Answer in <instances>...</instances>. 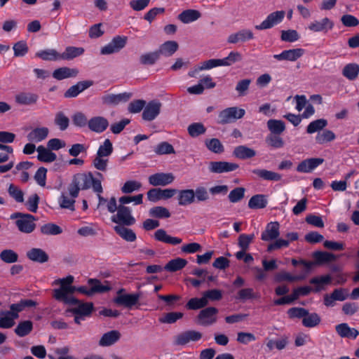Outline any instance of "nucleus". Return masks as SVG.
Here are the masks:
<instances>
[{"label":"nucleus","instance_id":"obj_1","mask_svg":"<svg viewBox=\"0 0 359 359\" xmlns=\"http://www.w3.org/2000/svg\"><path fill=\"white\" fill-rule=\"evenodd\" d=\"M103 180L104 175L99 172L95 173V176L91 172L76 173L73 176L68 187L69 194L72 197H77L81 189L86 190L90 188L95 193H102Z\"/></svg>","mask_w":359,"mask_h":359},{"label":"nucleus","instance_id":"obj_2","mask_svg":"<svg viewBox=\"0 0 359 359\" xmlns=\"http://www.w3.org/2000/svg\"><path fill=\"white\" fill-rule=\"evenodd\" d=\"M74 277L71 275L66 278L55 280V284H60V287L53 290V297L65 304H74L77 299L72 294L76 291V287L72 286Z\"/></svg>","mask_w":359,"mask_h":359},{"label":"nucleus","instance_id":"obj_3","mask_svg":"<svg viewBox=\"0 0 359 359\" xmlns=\"http://www.w3.org/2000/svg\"><path fill=\"white\" fill-rule=\"evenodd\" d=\"M113 144L109 139H105L102 144L99 146L92 164L97 170L105 172L109 164V156L113 153Z\"/></svg>","mask_w":359,"mask_h":359},{"label":"nucleus","instance_id":"obj_4","mask_svg":"<svg viewBox=\"0 0 359 359\" xmlns=\"http://www.w3.org/2000/svg\"><path fill=\"white\" fill-rule=\"evenodd\" d=\"M10 218L15 219V225L18 230L24 233H31L36 229V218L30 214L15 212Z\"/></svg>","mask_w":359,"mask_h":359},{"label":"nucleus","instance_id":"obj_5","mask_svg":"<svg viewBox=\"0 0 359 359\" xmlns=\"http://www.w3.org/2000/svg\"><path fill=\"white\" fill-rule=\"evenodd\" d=\"M244 109L231 107L222 110L218 115V123L222 125L227 124L240 119L244 116Z\"/></svg>","mask_w":359,"mask_h":359},{"label":"nucleus","instance_id":"obj_6","mask_svg":"<svg viewBox=\"0 0 359 359\" xmlns=\"http://www.w3.org/2000/svg\"><path fill=\"white\" fill-rule=\"evenodd\" d=\"M330 281L331 277L329 275L315 277L310 280V283L316 285L313 289L309 286H303L297 288V290L299 296H306L312 290L315 292H320L323 288V285L330 283Z\"/></svg>","mask_w":359,"mask_h":359},{"label":"nucleus","instance_id":"obj_7","mask_svg":"<svg viewBox=\"0 0 359 359\" xmlns=\"http://www.w3.org/2000/svg\"><path fill=\"white\" fill-rule=\"evenodd\" d=\"M285 15L284 11H277L267 15L266 19L261 24L255 25L257 30L269 29L280 23Z\"/></svg>","mask_w":359,"mask_h":359},{"label":"nucleus","instance_id":"obj_8","mask_svg":"<svg viewBox=\"0 0 359 359\" xmlns=\"http://www.w3.org/2000/svg\"><path fill=\"white\" fill-rule=\"evenodd\" d=\"M111 221L126 226H131L135 222V218L131 215V209L121 204L118 206L116 215L111 217Z\"/></svg>","mask_w":359,"mask_h":359},{"label":"nucleus","instance_id":"obj_9","mask_svg":"<svg viewBox=\"0 0 359 359\" xmlns=\"http://www.w3.org/2000/svg\"><path fill=\"white\" fill-rule=\"evenodd\" d=\"M218 309L215 307H207L202 309L198 315V324L202 326H209L217 322Z\"/></svg>","mask_w":359,"mask_h":359},{"label":"nucleus","instance_id":"obj_10","mask_svg":"<svg viewBox=\"0 0 359 359\" xmlns=\"http://www.w3.org/2000/svg\"><path fill=\"white\" fill-rule=\"evenodd\" d=\"M140 297L141 294L140 293H128L123 295L116 296L113 299V302L117 306L131 309L138 304Z\"/></svg>","mask_w":359,"mask_h":359},{"label":"nucleus","instance_id":"obj_11","mask_svg":"<svg viewBox=\"0 0 359 359\" xmlns=\"http://www.w3.org/2000/svg\"><path fill=\"white\" fill-rule=\"evenodd\" d=\"M15 102L16 104L22 106H33L37 104L39 100V95L29 90H24L18 93L15 95Z\"/></svg>","mask_w":359,"mask_h":359},{"label":"nucleus","instance_id":"obj_12","mask_svg":"<svg viewBox=\"0 0 359 359\" xmlns=\"http://www.w3.org/2000/svg\"><path fill=\"white\" fill-rule=\"evenodd\" d=\"M175 180V176L171 172H157L151 175L148 178L150 185L154 187H165L170 184Z\"/></svg>","mask_w":359,"mask_h":359},{"label":"nucleus","instance_id":"obj_13","mask_svg":"<svg viewBox=\"0 0 359 359\" xmlns=\"http://www.w3.org/2000/svg\"><path fill=\"white\" fill-rule=\"evenodd\" d=\"M127 38L125 36H116L106 46L101 48L102 55H109L118 52L126 43Z\"/></svg>","mask_w":359,"mask_h":359},{"label":"nucleus","instance_id":"obj_14","mask_svg":"<svg viewBox=\"0 0 359 359\" xmlns=\"http://www.w3.org/2000/svg\"><path fill=\"white\" fill-rule=\"evenodd\" d=\"M239 167L236 163L226 161H210L208 165L209 171L212 173H224L236 170Z\"/></svg>","mask_w":359,"mask_h":359},{"label":"nucleus","instance_id":"obj_15","mask_svg":"<svg viewBox=\"0 0 359 359\" xmlns=\"http://www.w3.org/2000/svg\"><path fill=\"white\" fill-rule=\"evenodd\" d=\"M132 97L131 93L124 92L119 94H106L101 97L103 104L116 106L121 102H128Z\"/></svg>","mask_w":359,"mask_h":359},{"label":"nucleus","instance_id":"obj_16","mask_svg":"<svg viewBox=\"0 0 359 359\" xmlns=\"http://www.w3.org/2000/svg\"><path fill=\"white\" fill-rule=\"evenodd\" d=\"M109 126V123L108 120L105 117L101 116H96L90 118L88 123L89 130L98 134L105 131Z\"/></svg>","mask_w":359,"mask_h":359},{"label":"nucleus","instance_id":"obj_17","mask_svg":"<svg viewBox=\"0 0 359 359\" xmlns=\"http://www.w3.org/2000/svg\"><path fill=\"white\" fill-rule=\"evenodd\" d=\"M202 337V334L196 330H188L179 334L175 339L176 345L184 346L191 341H197Z\"/></svg>","mask_w":359,"mask_h":359},{"label":"nucleus","instance_id":"obj_18","mask_svg":"<svg viewBox=\"0 0 359 359\" xmlns=\"http://www.w3.org/2000/svg\"><path fill=\"white\" fill-rule=\"evenodd\" d=\"M161 103L157 100L150 101L144 107L142 113V118L151 121L160 113Z\"/></svg>","mask_w":359,"mask_h":359},{"label":"nucleus","instance_id":"obj_19","mask_svg":"<svg viewBox=\"0 0 359 359\" xmlns=\"http://www.w3.org/2000/svg\"><path fill=\"white\" fill-rule=\"evenodd\" d=\"M334 27V22L328 18H324L320 20H314L308 25V29L313 32L327 33Z\"/></svg>","mask_w":359,"mask_h":359},{"label":"nucleus","instance_id":"obj_20","mask_svg":"<svg viewBox=\"0 0 359 359\" xmlns=\"http://www.w3.org/2000/svg\"><path fill=\"white\" fill-rule=\"evenodd\" d=\"M305 50L302 48H294L290 50H285L280 54L273 55V57L277 60H287L290 62H294L297 60L304 54Z\"/></svg>","mask_w":359,"mask_h":359},{"label":"nucleus","instance_id":"obj_21","mask_svg":"<svg viewBox=\"0 0 359 359\" xmlns=\"http://www.w3.org/2000/svg\"><path fill=\"white\" fill-rule=\"evenodd\" d=\"M280 224L278 222H271L267 224L262 233L261 239L264 241H271L278 238L280 235Z\"/></svg>","mask_w":359,"mask_h":359},{"label":"nucleus","instance_id":"obj_22","mask_svg":"<svg viewBox=\"0 0 359 359\" xmlns=\"http://www.w3.org/2000/svg\"><path fill=\"white\" fill-rule=\"evenodd\" d=\"M324 161L323 158H311L302 161L297 167V171L302 173H308L313 171Z\"/></svg>","mask_w":359,"mask_h":359},{"label":"nucleus","instance_id":"obj_23","mask_svg":"<svg viewBox=\"0 0 359 359\" xmlns=\"http://www.w3.org/2000/svg\"><path fill=\"white\" fill-rule=\"evenodd\" d=\"M254 39V34L250 29H243L236 33L231 34L227 39L229 43L245 42Z\"/></svg>","mask_w":359,"mask_h":359},{"label":"nucleus","instance_id":"obj_24","mask_svg":"<svg viewBox=\"0 0 359 359\" xmlns=\"http://www.w3.org/2000/svg\"><path fill=\"white\" fill-rule=\"evenodd\" d=\"M93 82L92 81H79L68 88L65 93L64 96L66 98L76 97L86 89L93 86Z\"/></svg>","mask_w":359,"mask_h":359},{"label":"nucleus","instance_id":"obj_25","mask_svg":"<svg viewBox=\"0 0 359 359\" xmlns=\"http://www.w3.org/2000/svg\"><path fill=\"white\" fill-rule=\"evenodd\" d=\"M68 304L74 305L75 306L67 309V312L72 313L74 315H81L84 317L89 316L93 309V303H82L78 299L76 303Z\"/></svg>","mask_w":359,"mask_h":359},{"label":"nucleus","instance_id":"obj_26","mask_svg":"<svg viewBox=\"0 0 359 359\" xmlns=\"http://www.w3.org/2000/svg\"><path fill=\"white\" fill-rule=\"evenodd\" d=\"M177 194L178 205L180 206H187L195 202V192L194 189L177 190Z\"/></svg>","mask_w":359,"mask_h":359},{"label":"nucleus","instance_id":"obj_27","mask_svg":"<svg viewBox=\"0 0 359 359\" xmlns=\"http://www.w3.org/2000/svg\"><path fill=\"white\" fill-rule=\"evenodd\" d=\"M79 69L67 67H60L54 70L53 76L57 80H63L68 78H74L79 74Z\"/></svg>","mask_w":359,"mask_h":359},{"label":"nucleus","instance_id":"obj_28","mask_svg":"<svg viewBox=\"0 0 359 359\" xmlns=\"http://www.w3.org/2000/svg\"><path fill=\"white\" fill-rule=\"evenodd\" d=\"M26 255L31 261L40 264L45 263L49 259L48 255L43 250L37 248H33L28 250Z\"/></svg>","mask_w":359,"mask_h":359},{"label":"nucleus","instance_id":"obj_29","mask_svg":"<svg viewBox=\"0 0 359 359\" xmlns=\"http://www.w3.org/2000/svg\"><path fill=\"white\" fill-rule=\"evenodd\" d=\"M121 338V333L118 330H111L104 333L99 341L100 346H109L117 342Z\"/></svg>","mask_w":359,"mask_h":359},{"label":"nucleus","instance_id":"obj_30","mask_svg":"<svg viewBox=\"0 0 359 359\" xmlns=\"http://www.w3.org/2000/svg\"><path fill=\"white\" fill-rule=\"evenodd\" d=\"M154 238L158 241L171 244L173 245H177L182 242V240L180 238L169 236L167 234L166 231L162 229H158L154 233Z\"/></svg>","mask_w":359,"mask_h":359},{"label":"nucleus","instance_id":"obj_31","mask_svg":"<svg viewBox=\"0 0 359 359\" xmlns=\"http://www.w3.org/2000/svg\"><path fill=\"white\" fill-rule=\"evenodd\" d=\"M337 333L343 338L355 339L359 335V332L351 328L347 323H341L335 327Z\"/></svg>","mask_w":359,"mask_h":359},{"label":"nucleus","instance_id":"obj_32","mask_svg":"<svg viewBox=\"0 0 359 359\" xmlns=\"http://www.w3.org/2000/svg\"><path fill=\"white\" fill-rule=\"evenodd\" d=\"M201 17V13L198 10L187 9L183 11L178 15V19L184 24H189L196 21Z\"/></svg>","mask_w":359,"mask_h":359},{"label":"nucleus","instance_id":"obj_33","mask_svg":"<svg viewBox=\"0 0 359 359\" xmlns=\"http://www.w3.org/2000/svg\"><path fill=\"white\" fill-rule=\"evenodd\" d=\"M49 130L46 127H39L33 129L27 135V139L31 142H39L48 135Z\"/></svg>","mask_w":359,"mask_h":359},{"label":"nucleus","instance_id":"obj_34","mask_svg":"<svg viewBox=\"0 0 359 359\" xmlns=\"http://www.w3.org/2000/svg\"><path fill=\"white\" fill-rule=\"evenodd\" d=\"M252 172L256 175L258 177L268 181L277 182L280 180L282 178L280 174L265 169H254L252 170Z\"/></svg>","mask_w":359,"mask_h":359},{"label":"nucleus","instance_id":"obj_35","mask_svg":"<svg viewBox=\"0 0 359 359\" xmlns=\"http://www.w3.org/2000/svg\"><path fill=\"white\" fill-rule=\"evenodd\" d=\"M256 154L255 150L245 145L236 147L233 151L235 157L242 160L251 158L255 156Z\"/></svg>","mask_w":359,"mask_h":359},{"label":"nucleus","instance_id":"obj_36","mask_svg":"<svg viewBox=\"0 0 359 359\" xmlns=\"http://www.w3.org/2000/svg\"><path fill=\"white\" fill-rule=\"evenodd\" d=\"M35 57L45 61H57L61 60V54L52 48L38 51L36 53Z\"/></svg>","mask_w":359,"mask_h":359},{"label":"nucleus","instance_id":"obj_37","mask_svg":"<svg viewBox=\"0 0 359 359\" xmlns=\"http://www.w3.org/2000/svg\"><path fill=\"white\" fill-rule=\"evenodd\" d=\"M104 283V285H102L100 280L96 278H90L88 280V284L90 285V291L93 294L110 291L111 287L109 285V282L105 281Z\"/></svg>","mask_w":359,"mask_h":359},{"label":"nucleus","instance_id":"obj_38","mask_svg":"<svg viewBox=\"0 0 359 359\" xmlns=\"http://www.w3.org/2000/svg\"><path fill=\"white\" fill-rule=\"evenodd\" d=\"M341 74L349 81L355 80L359 74V65L356 63L346 65L342 69Z\"/></svg>","mask_w":359,"mask_h":359},{"label":"nucleus","instance_id":"obj_39","mask_svg":"<svg viewBox=\"0 0 359 359\" xmlns=\"http://www.w3.org/2000/svg\"><path fill=\"white\" fill-rule=\"evenodd\" d=\"M38 152V159L40 161L46 163H51L55 161L57 156L55 153L52 152L48 148L43 146H39L36 149Z\"/></svg>","mask_w":359,"mask_h":359},{"label":"nucleus","instance_id":"obj_40","mask_svg":"<svg viewBox=\"0 0 359 359\" xmlns=\"http://www.w3.org/2000/svg\"><path fill=\"white\" fill-rule=\"evenodd\" d=\"M178 49V44L175 41H168L161 44L158 51L159 55H163L166 57L172 55Z\"/></svg>","mask_w":359,"mask_h":359},{"label":"nucleus","instance_id":"obj_41","mask_svg":"<svg viewBox=\"0 0 359 359\" xmlns=\"http://www.w3.org/2000/svg\"><path fill=\"white\" fill-rule=\"evenodd\" d=\"M114 231L118 233L123 239L128 242H133L136 240L135 233L130 229H128L124 226L118 225L114 226Z\"/></svg>","mask_w":359,"mask_h":359},{"label":"nucleus","instance_id":"obj_42","mask_svg":"<svg viewBox=\"0 0 359 359\" xmlns=\"http://www.w3.org/2000/svg\"><path fill=\"white\" fill-rule=\"evenodd\" d=\"M84 53V49L81 47L68 46L65 51L61 53V60H72Z\"/></svg>","mask_w":359,"mask_h":359},{"label":"nucleus","instance_id":"obj_43","mask_svg":"<svg viewBox=\"0 0 359 359\" xmlns=\"http://www.w3.org/2000/svg\"><path fill=\"white\" fill-rule=\"evenodd\" d=\"M266 205L267 200L263 194L255 195L248 201V207L251 209L264 208Z\"/></svg>","mask_w":359,"mask_h":359},{"label":"nucleus","instance_id":"obj_44","mask_svg":"<svg viewBox=\"0 0 359 359\" xmlns=\"http://www.w3.org/2000/svg\"><path fill=\"white\" fill-rule=\"evenodd\" d=\"M320 321L321 318L318 313H309L307 311V314L302 319V325L306 327L312 328L318 326Z\"/></svg>","mask_w":359,"mask_h":359},{"label":"nucleus","instance_id":"obj_45","mask_svg":"<svg viewBox=\"0 0 359 359\" xmlns=\"http://www.w3.org/2000/svg\"><path fill=\"white\" fill-rule=\"evenodd\" d=\"M33 329V323L30 320L20 322L15 328V333L20 337L28 335Z\"/></svg>","mask_w":359,"mask_h":359},{"label":"nucleus","instance_id":"obj_46","mask_svg":"<svg viewBox=\"0 0 359 359\" xmlns=\"http://www.w3.org/2000/svg\"><path fill=\"white\" fill-rule=\"evenodd\" d=\"M270 134L280 135L285 130V123L281 120L270 119L267 121Z\"/></svg>","mask_w":359,"mask_h":359},{"label":"nucleus","instance_id":"obj_47","mask_svg":"<svg viewBox=\"0 0 359 359\" xmlns=\"http://www.w3.org/2000/svg\"><path fill=\"white\" fill-rule=\"evenodd\" d=\"M15 319L13 314L9 311H1L0 313V328L8 329L15 324Z\"/></svg>","mask_w":359,"mask_h":359},{"label":"nucleus","instance_id":"obj_48","mask_svg":"<svg viewBox=\"0 0 359 359\" xmlns=\"http://www.w3.org/2000/svg\"><path fill=\"white\" fill-rule=\"evenodd\" d=\"M160 57L158 50L144 53L140 57V62L144 65H153Z\"/></svg>","mask_w":359,"mask_h":359},{"label":"nucleus","instance_id":"obj_49","mask_svg":"<svg viewBox=\"0 0 359 359\" xmlns=\"http://www.w3.org/2000/svg\"><path fill=\"white\" fill-rule=\"evenodd\" d=\"M265 141L268 146L273 149H280L285 145V142L280 135L269 134Z\"/></svg>","mask_w":359,"mask_h":359},{"label":"nucleus","instance_id":"obj_50","mask_svg":"<svg viewBox=\"0 0 359 359\" xmlns=\"http://www.w3.org/2000/svg\"><path fill=\"white\" fill-rule=\"evenodd\" d=\"M187 264L186 259L178 257L168 262L165 266V269L168 271L175 272L183 269Z\"/></svg>","mask_w":359,"mask_h":359},{"label":"nucleus","instance_id":"obj_51","mask_svg":"<svg viewBox=\"0 0 359 359\" xmlns=\"http://www.w3.org/2000/svg\"><path fill=\"white\" fill-rule=\"evenodd\" d=\"M40 231L43 235L56 236L62 233V229L54 223H47L41 226Z\"/></svg>","mask_w":359,"mask_h":359},{"label":"nucleus","instance_id":"obj_52","mask_svg":"<svg viewBox=\"0 0 359 359\" xmlns=\"http://www.w3.org/2000/svg\"><path fill=\"white\" fill-rule=\"evenodd\" d=\"M327 125V121L324 118H320L311 121L306 128V132L309 134H312L323 130Z\"/></svg>","mask_w":359,"mask_h":359},{"label":"nucleus","instance_id":"obj_53","mask_svg":"<svg viewBox=\"0 0 359 359\" xmlns=\"http://www.w3.org/2000/svg\"><path fill=\"white\" fill-rule=\"evenodd\" d=\"M54 123L60 130L64 131L69 127V119L62 111H58L55 116Z\"/></svg>","mask_w":359,"mask_h":359},{"label":"nucleus","instance_id":"obj_54","mask_svg":"<svg viewBox=\"0 0 359 359\" xmlns=\"http://www.w3.org/2000/svg\"><path fill=\"white\" fill-rule=\"evenodd\" d=\"M0 259L6 264H13L18 260V255L13 250L6 249L0 252Z\"/></svg>","mask_w":359,"mask_h":359},{"label":"nucleus","instance_id":"obj_55","mask_svg":"<svg viewBox=\"0 0 359 359\" xmlns=\"http://www.w3.org/2000/svg\"><path fill=\"white\" fill-rule=\"evenodd\" d=\"M149 214L151 217L158 219L168 218L170 217L169 210L163 206H156L151 208L149 211Z\"/></svg>","mask_w":359,"mask_h":359},{"label":"nucleus","instance_id":"obj_56","mask_svg":"<svg viewBox=\"0 0 359 359\" xmlns=\"http://www.w3.org/2000/svg\"><path fill=\"white\" fill-rule=\"evenodd\" d=\"M205 144L207 148L213 153L220 154L224 151V147L221 142L217 138L206 140Z\"/></svg>","mask_w":359,"mask_h":359},{"label":"nucleus","instance_id":"obj_57","mask_svg":"<svg viewBox=\"0 0 359 359\" xmlns=\"http://www.w3.org/2000/svg\"><path fill=\"white\" fill-rule=\"evenodd\" d=\"M154 151L158 155L175 154V149L172 144L167 142H162L157 144Z\"/></svg>","mask_w":359,"mask_h":359},{"label":"nucleus","instance_id":"obj_58","mask_svg":"<svg viewBox=\"0 0 359 359\" xmlns=\"http://www.w3.org/2000/svg\"><path fill=\"white\" fill-rule=\"evenodd\" d=\"M187 130L191 137H196L204 134L206 131V128L201 123H194L188 126Z\"/></svg>","mask_w":359,"mask_h":359},{"label":"nucleus","instance_id":"obj_59","mask_svg":"<svg viewBox=\"0 0 359 359\" xmlns=\"http://www.w3.org/2000/svg\"><path fill=\"white\" fill-rule=\"evenodd\" d=\"M334 133L329 130H323L322 133H318L316 137V141L320 144L331 142L335 139Z\"/></svg>","mask_w":359,"mask_h":359},{"label":"nucleus","instance_id":"obj_60","mask_svg":"<svg viewBox=\"0 0 359 359\" xmlns=\"http://www.w3.org/2000/svg\"><path fill=\"white\" fill-rule=\"evenodd\" d=\"M76 197H72L69 195L67 196L62 194L59 199L60 205L62 208L69 209L72 211L74 210L75 198Z\"/></svg>","mask_w":359,"mask_h":359},{"label":"nucleus","instance_id":"obj_61","mask_svg":"<svg viewBox=\"0 0 359 359\" xmlns=\"http://www.w3.org/2000/svg\"><path fill=\"white\" fill-rule=\"evenodd\" d=\"M300 38L299 33L294 29L283 30L281 32L280 39L286 42H295Z\"/></svg>","mask_w":359,"mask_h":359},{"label":"nucleus","instance_id":"obj_62","mask_svg":"<svg viewBox=\"0 0 359 359\" xmlns=\"http://www.w3.org/2000/svg\"><path fill=\"white\" fill-rule=\"evenodd\" d=\"M252 80L250 79H244L238 81L235 90L237 91L239 96H245L247 95Z\"/></svg>","mask_w":359,"mask_h":359},{"label":"nucleus","instance_id":"obj_63","mask_svg":"<svg viewBox=\"0 0 359 359\" xmlns=\"http://www.w3.org/2000/svg\"><path fill=\"white\" fill-rule=\"evenodd\" d=\"M15 57H23L29 50L26 41H20L14 43L13 46Z\"/></svg>","mask_w":359,"mask_h":359},{"label":"nucleus","instance_id":"obj_64","mask_svg":"<svg viewBox=\"0 0 359 359\" xmlns=\"http://www.w3.org/2000/svg\"><path fill=\"white\" fill-rule=\"evenodd\" d=\"M142 184L135 180H128L124 183L121 190L123 194H130L141 189Z\"/></svg>","mask_w":359,"mask_h":359}]
</instances>
